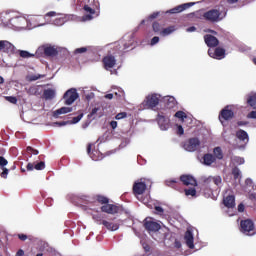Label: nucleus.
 Segmentation results:
<instances>
[{"label":"nucleus","mask_w":256,"mask_h":256,"mask_svg":"<svg viewBox=\"0 0 256 256\" xmlns=\"http://www.w3.org/2000/svg\"><path fill=\"white\" fill-rule=\"evenodd\" d=\"M144 228L147 230L149 235H151L152 239L155 241H161L165 236L163 234H159L161 231V224L153 220H145Z\"/></svg>","instance_id":"obj_1"},{"label":"nucleus","mask_w":256,"mask_h":256,"mask_svg":"<svg viewBox=\"0 0 256 256\" xmlns=\"http://www.w3.org/2000/svg\"><path fill=\"white\" fill-rule=\"evenodd\" d=\"M223 179L221 176H209L208 178H202V188L209 189V191H217L221 187Z\"/></svg>","instance_id":"obj_2"},{"label":"nucleus","mask_w":256,"mask_h":256,"mask_svg":"<svg viewBox=\"0 0 256 256\" xmlns=\"http://www.w3.org/2000/svg\"><path fill=\"white\" fill-rule=\"evenodd\" d=\"M161 101V94L152 93L148 94L143 102L141 103L140 107L142 109H155L157 105H159V102Z\"/></svg>","instance_id":"obj_3"},{"label":"nucleus","mask_w":256,"mask_h":256,"mask_svg":"<svg viewBox=\"0 0 256 256\" xmlns=\"http://www.w3.org/2000/svg\"><path fill=\"white\" fill-rule=\"evenodd\" d=\"M63 99L64 105H73V103L79 99V93L77 92V89L71 88L67 90L63 95Z\"/></svg>","instance_id":"obj_4"},{"label":"nucleus","mask_w":256,"mask_h":256,"mask_svg":"<svg viewBox=\"0 0 256 256\" xmlns=\"http://www.w3.org/2000/svg\"><path fill=\"white\" fill-rule=\"evenodd\" d=\"M203 17L206 21H210V23H217L221 21V11L217 9H211L203 14Z\"/></svg>","instance_id":"obj_5"},{"label":"nucleus","mask_w":256,"mask_h":256,"mask_svg":"<svg viewBox=\"0 0 256 256\" xmlns=\"http://www.w3.org/2000/svg\"><path fill=\"white\" fill-rule=\"evenodd\" d=\"M201 145V141H199V138H190L184 143V149L186 151H197Z\"/></svg>","instance_id":"obj_6"},{"label":"nucleus","mask_w":256,"mask_h":256,"mask_svg":"<svg viewBox=\"0 0 256 256\" xmlns=\"http://www.w3.org/2000/svg\"><path fill=\"white\" fill-rule=\"evenodd\" d=\"M233 117H235V113L233 110H230L229 106H226L220 111L218 119L221 123H223V121H231Z\"/></svg>","instance_id":"obj_7"},{"label":"nucleus","mask_w":256,"mask_h":256,"mask_svg":"<svg viewBox=\"0 0 256 256\" xmlns=\"http://www.w3.org/2000/svg\"><path fill=\"white\" fill-rule=\"evenodd\" d=\"M0 52L13 55L15 53V45L7 40H0Z\"/></svg>","instance_id":"obj_8"},{"label":"nucleus","mask_w":256,"mask_h":256,"mask_svg":"<svg viewBox=\"0 0 256 256\" xmlns=\"http://www.w3.org/2000/svg\"><path fill=\"white\" fill-rule=\"evenodd\" d=\"M240 227H241L240 231L242 233H245L246 235H250L251 231H254L255 229V224L250 219H246L240 222Z\"/></svg>","instance_id":"obj_9"},{"label":"nucleus","mask_w":256,"mask_h":256,"mask_svg":"<svg viewBox=\"0 0 256 256\" xmlns=\"http://www.w3.org/2000/svg\"><path fill=\"white\" fill-rule=\"evenodd\" d=\"M208 55L213 59H225V49L221 47L215 48L214 51L212 49H209Z\"/></svg>","instance_id":"obj_10"},{"label":"nucleus","mask_w":256,"mask_h":256,"mask_svg":"<svg viewBox=\"0 0 256 256\" xmlns=\"http://www.w3.org/2000/svg\"><path fill=\"white\" fill-rule=\"evenodd\" d=\"M102 63L104 65V68L106 70L113 69L115 65L117 64V60L115 59V56L113 55H107L103 58Z\"/></svg>","instance_id":"obj_11"},{"label":"nucleus","mask_w":256,"mask_h":256,"mask_svg":"<svg viewBox=\"0 0 256 256\" xmlns=\"http://www.w3.org/2000/svg\"><path fill=\"white\" fill-rule=\"evenodd\" d=\"M102 213H107L108 215H116V213H119V206L114 204H106L101 206Z\"/></svg>","instance_id":"obj_12"},{"label":"nucleus","mask_w":256,"mask_h":256,"mask_svg":"<svg viewBox=\"0 0 256 256\" xmlns=\"http://www.w3.org/2000/svg\"><path fill=\"white\" fill-rule=\"evenodd\" d=\"M193 5H195V2L184 3L170 9L168 13H171V14L183 13V11H186V9H189V7H193Z\"/></svg>","instance_id":"obj_13"},{"label":"nucleus","mask_w":256,"mask_h":256,"mask_svg":"<svg viewBox=\"0 0 256 256\" xmlns=\"http://www.w3.org/2000/svg\"><path fill=\"white\" fill-rule=\"evenodd\" d=\"M180 181L181 183H183V185H186L187 187H189V185H191L192 187H197V180L191 175L180 176Z\"/></svg>","instance_id":"obj_14"},{"label":"nucleus","mask_w":256,"mask_h":256,"mask_svg":"<svg viewBox=\"0 0 256 256\" xmlns=\"http://www.w3.org/2000/svg\"><path fill=\"white\" fill-rule=\"evenodd\" d=\"M147 190V184L145 182H135L133 185L134 195H143Z\"/></svg>","instance_id":"obj_15"},{"label":"nucleus","mask_w":256,"mask_h":256,"mask_svg":"<svg viewBox=\"0 0 256 256\" xmlns=\"http://www.w3.org/2000/svg\"><path fill=\"white\" fill-rule=\"evenodd\" d=\"M204 41L207 47H217L219 45V39L211 34H206L204 36Z\"/></svg>","instance_id":"obj_16"},{"label":"nucleus","mask_w":256,"mask_h":256,"mask_svg":"<svg viewBox=\"0 0 256 256\" xmlns=\"http://www.w3.org/2000/svg\"><path fill=\"white\" fill-rule=\"evenodd\" d=\"M166 109H175L177 107V100L173 96H166L163 98Z\"/></svg>","instance_id":"obj_17"},{"label":"nucleus","mask_w":256,"mask_h":256,"mask_svg":"<svg viewBox=\"0 0 256 256\" xmlns=\"http://www.w3.org/2000/svg\"><path fill=\"white\" fill-rule=\"evenodd\" d=\"M184 239H185L186 245H187V247H189V249H195L193 232H191V230H187L185 232Z\"/></svg>","instance_id":"obj_18"},{"label":"nucleus","mask_w":256,"mask_h":256,"mask_svg":"<svg viewBox=\"0 0 256 256\" xmlns=\"http://www.w3.org/2000/svg\"><path fill=\"white\" fill-rule=\"evenodd\" d=\"M223 205L227 207V209H233L235 207V196L228 195L223 198Z\"/></svg>","instance_id":"obj_19"},{"label":"nucleus","mask_w":256,"mask_h":256,"mask_svg":"<svg viewBox=\"0 0 256 256\" xmlns=\"http://www.w3.org/2000/svg\"><path fill=\"white\" fill-rule=\"evenodd\" d=\"M236 137H237V139H239V141H242L246 145H247V143H249V134H247V132L243 129H239L236 132Z\"/></svg>","instance_id":"obj_20"},{"label":"nucleus","mask_w":256,"mask_h":256,"mask_svg":"<svg viewBox=\"0 0 256 256\" xmlns=\"http://www.w3.org/2000/svg\"><path fill=\"white\" fill-rule=\"evenodd\" d=\"M27 171H33V169H36V171H43L45 169V162L40 161L37 164L28 163L26 166Z\"/></svg>","instance_id":"obj_21"},{"label":"nucleus","mask_w":256,"mask_h":256,"mask_svg":"<svg viewBox=\"0 0 256 256\" xmlns=\"http://www.w3.org/2000/svg\"><path fill=\"white\" fill-rule=\"evenodd\" d=\"M84 11L89 13L88 15L83 16L84 21H91L93 19V15H96L95 9L91 8L89 5L84 6Z\"/></svg>","instance_id":"obj_22"},{"label":"nucleus","mask_w":256,"mask_h":256,"mask_svg":"<svg viewBox=\"0 0 256 256\" xmlns=\"http://www.w3.org/2000/svg\"><path fill=\"white\" fill-rule=\"evenodd\" d=\"M58 53L59 52L53 46H47L44 48V55H46V57H57Z\"/></svg>","instance_id":"obj_23"},{"label":"nucleus","mask_w":256,"mask_h":256,"mask_svg":"<svg viewBox=\"0 0 256 256\" xmlns=\"http://www.w3.org/2000/svg\"><path fill=\"white\" fill-rule=\"evenodd\" d=\"M215 156L211 153H207V154H204L203 156V163L204 165H207V166H210V165H213V163H215Z\"/></svg>","instance_id":"obj_24"},{"label":"nucleus","mask_w":256,"mask_h":256,"mask_svg":"<svg viewBox=\"0 0 256 256\" xmlns=\"http://www.w3.org/2000/svg\"><path fill=\"white\" fill-rule=\"evenodd\" d=\"M102 225H104V227L108 229V231H117L119 229V224L109 222L107 220H103Z\"/></svg>","instance_id":"obj_25"},{"label":"nucleus","mask_w":256,"mask_h":256,"mask_svg":"<svg viewBox=\"0 0 256 256\" xmlns=\"http://www.w3.org/2000/svg\"><path fill=\"white\" fill-rule=\"evenodd\" d=\"M43 99H45L46 101H51V99H55V90L51 88L44 90Z\"/></svg>","instance_id":"obj_26"},{"label":"nucleus","mask_w":256,"mask_h":256,"mask_svg":"<svg viewBox=\"0 0 256 256\" xmlns=\"http://www.w3.org/2000/svg\"><path fill=\"white\" fill-rule=\"evenodd\" d=\"M73 111L72 107H61L60 109H57L54 111V117H59V115H65L67 113H71Z\"/></svg>","instance_id":"obj_27"},{"label":"nucleus","mask_w":256,"mask_h":256,"mask_svg":"<svg viewBox=\"0 0 256 256\" xmlns=\"http://www.w3.org/2000/svg\"><path fill=\"white\" fill-rule=\"evenodd\" d=\"M213 153H214V157H215V161H217V159H218V161H221L222 159H223V157H224V155H223V149H221V147H215L214 149H213Z\"/></svg>","instance_id":"obj_28"},{"label":"nucleus","mask_w":256,"mask_h":256,"mask_svg":"<svg viewBox=\"0 0 256 256\" xmlns=\"http://www.w3.org/2000/svg\"><path fill=\"white\" fill-rule=\"evenodd\" d=\"M247 104L252 109H256V93L250 94L247 98Z\"/></svg>","instance_id":"obj_29"},{"label":"nucleus","mask_w":256,"mask_h":256,"mask_svg":"<svg viewBox=\"0 0 256 256\" xmlns=\"http://www.w3.org/2000/svg\"><path fill=\"white\" fill-rule=\"evenodd\" d=\"M99 111H101L100 107L93 108L92 111L90 112V114H88V119H97V117H102L103 114L97 115V113H99Z\"/></svg>","instance_id":"obj_30"},{"label":"nucleus","mask_w":256,"mask_h":256,"mask_svg":"<svg viewBox=\"0 0 256 256\" xmlns=\"http://www.w3.org/2000/svg\"><path fill=\"white\" fill-rule=\"evenodd\" d=\"M175 31V26H169L167 28L162 29V31L160 32V35L162 37H167V35H171V33H174Z\"/></svg>","instance_id":"obj_31"},{"label":"nucleus","mask_w":256,"mask_h":256,"mask_svg":"<svg viewBox=\"0 0 256 256\" xmlns=\"http://www.w3.org/2000/svg\"><path fill=\"white\" fill-rule=\"evenodd\" d=\"M166 185L168 187H172V189H178L181 182L177 181L176 179L166 180Z\"/></svg>","instance_id":"obj_32"},{"label":"nucleus","mask_w":256,"mask_h":256,"mask_svg":"<svg viewBox=\"0 0 256 256\" xmlns=\"http://www.w3.org/2000/svg\"><path fill=\"white\" fill-rule=\"evenodd\" d=\"M95 199L101 205H107L109 203V198H107L106 196H103V195H96Z\"/></svg>","instance_id":"obj_33"},{"label":"nucleus","mask_w":256,"mask_h":256,"mask_svg":"<svg viewBox=\"0 0 256 256\" xmlns=\"http://www.w3.org/2000/svg\"><path fill=\"white\" fill-rule=\"evenodd\" d=\"M27 93L28 95H39V86H30Z\"/></svg>","instance_id":"obj_34"},{"label":"nucleus","mask_w":256,"mask_h":256,"mask_svg":"<svg viewBox=\"0 0 256 256\" xmlns=\"http://www.w3.org/2000/svg\"><path fill=\"white\" fill-rule=\"evenodd\" d=\"M186 197H195L197 195V190L195 188H188L184 190Z\"/></svg>","instance_id":"obj_35"},{"label":"nucleus","mask_w":256,"mask_h":256,"mask_svg":"<svg viewBox=\"0 0 256 256\" xmlns=\"http://www.w3.org/2000/svg\"><path fill=\"white\" fill-rule=\"evenodd\" d=\"M232 175L235 181H237V179H241V170L238 167H234L232 169Z\"/></svg>","instance_id":"obj_36"},{"label":"nucleus","mask_w":256,"mask_h":256,"mask_svg":"<svg viewBox=\"0 0 256 256\" xmlns=\"http://www.w3.org/2000/svg\"><path fill=\"white\" fill-rule=\"evenodd\" d=\"M152 29H153L154 33L161 34V31H163V26H161V24H159V22H154L152 24Z\"/></svg>","instance_id":"obj_37"},{"label":"nucleus","mask_w":256,"mask_h":256,"mask_svg":"<svg viewBox=\"0 0 256 256\" xmlns=\"http://www.w3.org/2000/svg\"><path fill=\"white\" fill-rule=\"evenodd\" d=\"M92 219H94V221H96V223H98V225H103V215L102 214H99V213H97V214H94L93 216H92Z\"/></svg>","instance_id":"obj_38"},{"label":"nucleus","mask_w":256,"mask_h":256,"mask_svg":"<svg viewBox=\"0 0 256 256\" xmlns=\"http://www.w3.org/2000/svg\"><path fill=\"white\" fill-rule=\"evenodd\" d=\"M19 55H20V57H22V59H29L30 57H35L34 54H31V53H29L28 51H25V50H20Z\"/></svg>","instance_id":"obj_39"},{"label":"nucleus","mask_w":256,"mask_h":256,"mask_svg":"<svg viewBox=\"0 0 256 256\" xmlns=\"http://www.w3.org/2000/svg\"><path fill=\"white\" fill-rule=\"evenodd\" d=\"M174 117H177V119H180L183 122L185 119H187V114L183 111H177Z\"/></svg>","instance_id":"obj_40"},{"label":"nucleus","mask_w":256,"mask_h":256,"mask_svg":"<svg viewBox=\"0 0 256 256\" xmlns=\"http://www.w3.org/2000/svg\"><path fill=\"white\" fill-rule=\"evenodd\" d=\"M26 152L28 153V155H30V157H31V155H39V150H37L31 146H28L26 148Z\"/></svg>","instance_id":"obj_41"},{"label":"nucleus","mask_w":256,"mask_h":256,"mask_svg":"<svg viewBox=\"0 0 256 256\" xmlns=\"http://www.w3.org/2000/svg\"><path fill=\"white\" fill-rule=\"evenodd\" d=\"M45 75L37 74V75H30L27 77L28 81H37L39 79H43Z\"/></svg>","instance_id":"obj_42"},{"label":"nucleus","mask_w":256,"mask_h":256,"mask_svg":"<svg viewBox=\"0 0 256 256\" xmlns=\"http://www.w3.org/2000/svg\"><path fill=\"white\" fill-rule=\"evenodd\" d=\"M154 213L155 215H163L165 213V210L161 206H155L154 207Z\"/></svg>","instance_id":"obj_43"},{"label":"nucleus","mask_w":256,"mask_h":256,"mask_svg":"<svg viewBox=\"0 0 256 256\" xmlns=\"http://www.w3.org/2000/svg\"><path fill=\"white\" fill-rule=\"evenodd\" d=\"M7 165H9V161H7V159H5V157L0 156V167H1V169L7 167Z\"/></svg>","instance_id":"obj_44"},{"label":"nucleus","mask_w":256,"mask_h":256,"mask_svg":"<svg viewBox=\"0 0 256 256\" xmlns=\"http://www.w3.org/2000/svg\"><path fill=\"white\" fill-rule=\"evenodd\" d=\"M6 101H9V103H12L13 105H17V97L15 96H6Z\"/></svg>","instance_id":"obj_45"},{"label":"nucleus","mask_w":256,"mask_h":256,"mask_svg":"<svg viewBox=\"0 0 256 256\" xmlns=\"http://www.w3.org/2000/svg\"><path fill=\"white\" fill-rule=\"evenodd\" d=\"M166 122H167V119L165 118V116L158 115V124L161 127H163V125H165Z\"/></svg>","instance_id":"obj_46"},{"label":"nucleus","mask_w":256,"mask_h":256,"mask_svg":"<svg viewBox=\"0 0 256 256\" xmlns=\"http://www.w3.org/2000/svg\"><path fill=\"white\" fill-rule=\"evenodd\" d=\"M127 118V112H120L115 116V119L117 121H120V119H125Z\"/></svg>","instance_id":"obj_47"},{"label":"nucleus","mask_w":256,"mask_h":256,"mask_svg":"<svg viewBox=\"0 0 256 256\" xmlns=\"http://www.w3.org/2000/svg\"><path fill=\"white\" fill-rule=\"evenodd\" d=\"M81 53H87V47H81L74 50L75 55H79Z\"/></svg>","instance_id":"obj_48"},{"label":"nucleus","mask_w":256,"mask_h":256,"mask_svg":"<svg viewBox=\"0 0 256 256\" xmlns=\"http://www.w3.org/2000/svg\"><path fill=\"white\" fill-rule=\"evenodd\" d=\"M2 169V172L0 174V176L2 177V179H7V175H9V169L7 168H1Z\"/></svg>","instance_id":"obj_49"},{"label":"nucleus","mask_w":256,"mask_h":256,"mask_svg":"<svg viewBox=\"0 0 256 256\" xmlns=\"http://www.w3.org/2000/svg\"><path fill=\"white\" fill-rule=\"evenodd\" d=\"M81 119H83V113L79 114L78 116L72 118V123H79L81 121Z\"/></svg>","instance_id":"obj_50"},{"label":"nucleus","mask_w":256,"mask_h":256,"mask_svg":"<svg viewBox=\"0 0 256 256\" xmlns=\"http://www.w3.org/2000/svg\"><path fill=\"white\" fill-rule=\"evenodd\" d=\"M92 147H93V145L88 144V146H87V153H88V155H90V157H91V159H93V161H97V159L93 157V153H91Z\"/></svg>","instance_id":"obj_51"},{"label":"nucleus","mask_w":256,"mask_h":256,"mask_svg":"<svg viewBox=\"0 0 256 256\" xmlns=\"http://www.w3.org/2000/svg\"><path fill=\"white\" fill-rule=\"evenodd\" d=\"M176 133H177V135H183L185 133V130L183 129V126L177 125Z\"/></svg>","instance_id":"obj_52"},{"label":"nucleus","mask_w":256,"mask_h":256,"mask_svg":"<svg viewBox=\"0 0 256 256\" xmlns=\"http://www.w3.org/2000/svg\"><path fill=\"white\" fill-rule=\"evenodd\" d=\"M247 119H256V111H251L247 114Z\"/></svg>","instance_id":"obj_53"},{"label":"nucleus","mask_w":256,"mask_h":256,"mask_svg":"<svg viewBox=\"0 0 256 256\" xmlns=\"http://www.w3.org/2000/svg\"><path fill=\"white\" fill-rule=\"evenodd\" d=\"M157 43H159V36H154V37L151 39L150 45H157Z\"/></svg>","instance_id":"obj_54"},{"label":"nucleus","mask_w":256,"mask_h":256,"mask_svg":"<svg viewBox=\"0 0 256 256\" xmlns=\"http://www.w3.org/2000/svg\"><path fill=\"white\" fill-rule=\"evenodd\" d=\"M142 247H143L144 251H146V252L151 251V246H149V244H147L145 242L142 243Z\"/></svg>","instance_id":"obj_55"},{"label":"nucleus","mask_w":256,"mask_h":256,"mask_svg":"<svg viewBox=\"0 0 256 256\" xmlns=\"http://www.w3.org/2000/svg\"><path fill=\"white\" fill-rule=\"evenodd\" d=\"M121 45H123V53H126V51H129V45H127L124 41L121 42Z\"/></svg>","instance_id":"obj_56"},{"label":"nucleus","mask_w":256,"mask_h":256,"mask_svg":"<svg viewBox=\"0 0 256 256\" xmlns=\"http://www.w3.org/2000/svg\"><path fill=\"white\" fill-rule=\"evenodd\" d=\"M18 239H20V241H27V235H25V234H18Z\"/></svg>","instance_id":"obj_57"},{"label":"nucleus","mask_w":256,"mask_h":256,"mask_svg":"<svg viewBox=\"0 0 256 256\" xmlns=\"http://www.w3.org/2000/svg\"><path fill=\"white\" fill-rule=\"evenodd\" d=\"M186 31H187L188 33H193V32H195V31H197V28H196L195 26H191V27L187 28Z\"/></svg>","instance_id":"obj_58"},{"label":"nucleus","mask_w":256,"mask_h":256,"mask_svg":"<svg viewBox=\"0 0 256 256\" xmlns=\"http://www.w3.org/2000/svg\"><path fill=\"white\" fill-rule=\"evenodd\" d=\"M237 125H238L239 127H243V126H245V125H249V122H247V121H238V122H237Z\"/></svg>","instance_id":"obj_59"},{"label":"nucleus","mask_w":256,"mask_h":256,"mask_svg":"<svg viewBox=\"0 0 256 256\" xmlns=\"http://www.w3.org/2000/svg\"><path fill=\"white\" fill-rule=\"evenodd\" d=\"M111 129H117V121L113 120L110 122Z\"/></svg>","instance_id":"obj_60"},{"label":"nucleus","mask_w":256,"mask_h":256,"mask_svg":"<svg viewBox=\"0 0 256 256\" xmlns=\"http://www.w3.org/2000/svg\"><path fill=\"white\" fill-rule=\"evenodd\" d=\"M57 15V12L55 11H50L48 13H46V17H55Z\"/></svg>","instance_id":"obj_61"},{"label":"nucleus","mask_w":256,"mask_h":256,"mask_svg":"<svg viewBox=\"0 0 256 256\" xmlns=\"http://www.w3.org/2000/svg\"><path fill=\"white\" fill-rule=\"evenodd\" d=\"M238 211L239 213H243V211H245V205H243L242 203L238 205Z\"/></svg>","instance_id":"obj_62"},{"label":"nucleus","mask_w":256,"mask_h":256,"mask_svg":"<svg viewBox=\"0 0 256 256\" xmlns=\"http://www.w3.org/2000/svg\"><path fill=\"white\" fill-rule=\"evenodd\" d=\"M157 17H159V12H154L149 16V19H157Z\"/></svg>","instance_id":"obj_63"},{"label":"nucleus","mask_w":256,"mask_h":256,"mask_svg":"<svg viewBox=\"0 0 256 256\" xmlns=\"http://www.w3.org/2000/svg\"><path fill=\"white\" fill-rule=\"evenodd\" d=\"M23 255H25V251H23V249L18 250L16 253V256H23Z\"/></svg>","instance_id":"obj_64"}]
</instances>
